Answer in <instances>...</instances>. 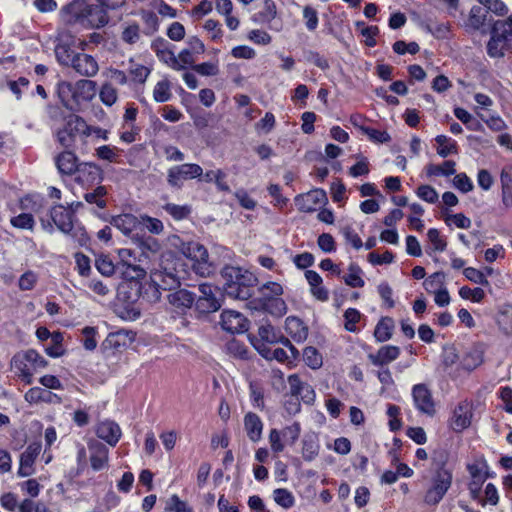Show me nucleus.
Here are the masks:
<instances>
[{
	"label": "nucleus",
	"instance_id": "1a4fd4ad",
	"mask_svg": "<svg viewBox=\"0 0 512 512\" xmlns=\"http://www.w3.org/2000/svg\"><path fill=\"white\" fill-rule=\"evenodd\" d=\"M412 399L416 410L427 416H433L436 413V404L432 391L425 383H418L412 387Z\"/></svg>",
	"mask_w": 512,
	"mask_h": 512
},
{
	"label": "nucleus",
	"instance_id": "774afa93",
	"mask_svg": "<svg viewBox=\"0 0 512 512\" xmlns=\"http://www.w3.org/2000/svg\"><path fill=\"white\" fill-rule=\"evenodd\" d=\"M74 258L79 275L82 277H88L91 273L89 257L81 252H77L75 253Z\"/></svg>",
	"mask_w": 512,
	"mask_h": 512
},
{
	"label": "nucleus",
	"instance_id": "0e129e2a",
	"mask_svg": "<svg viewBox=\"0 0 512 512\" xmlns=\"http://www.w3.org/2000/svg\"><path fill=\"white\" fill-rule=\"evenodd\" d=\"M463 275L471 282L482 285V286H488L489 281L482 271L474 268V267H466L463 269Z\"/></svg>",
	"mask_w": 512,
	"mask_h": 512
},
{
	"label": "nucleus",
	"instance_id": "603ef678",
	"mask_svg": "<svg viewBox=\"0 0 512 512\" xmlns=\"http://www.w3.org/2000/svg\"><path fill=\"white\" fill-rule=\"evenodd\" d=\"M444 280H445L444 272L438 271V272H435V273L431 274L430 276H428L425 279L423 286L428 293H432L439 289H442Z\"/></svg>",
	"mask_w": 512,
	"mask_h": 512
},
{
	"label": "nucleus",
	"instance_id": "7ed1b4c3",
	"mask_svg": "<svg viewBox=\"0 0 512 512\" xmlns=\"http://www.w3.org/2000/svg\"><path fill=\"white\" fill-rule=\"evenodd\" d=\"M180 260H175L173 265L170 266L169 260L166 259L162 262L161 268L151 273V283L149 289L151 290V298L154 301L160 299V290H172L180 285V281L184 278V271L178 267H182Z\"/></svg>",
	"mask_w": 512,
	"mask_h": 512
},
{
	"label": "nucleus",
	"instance_id": "e2e57ef3",
	"mask_svg": "<svg viewBox=\"0 0 512 512\" xmlns=\"http://www.w3.org/2000/svg\"><path fill=\"white\" fill-rule=\"evenodd\" d=\"M165 511L168 512H193V509L188 504L182 501L178 495H172L167 501Z\"/></svg>",
	"mask_w": 512,
	"mask_h": 512
},
{
	"label": "nucleus",
	"instance_id": "052dcab7",
	"mask_svg": "<svg viewBox=\"0 0 512 512\" xmlns=\"http://www.w3.org/2000/svg\"><path fill=\"white\" fill-rule=\"evenodd\" d=\"M303 357L305 363L312 369H317L322 365V356L316 348L309 346L304 349Z\"/></svg>",
	"mask_w": 512,
	"mask_h": 512
},
{
	"label": "nucleus",
	"instance_id": "bb28decb",
	"mask_svg": "<svg viewBox=\"0 0 512 512\" xmlns=\"http://www.w3.org/2000/svg\"><path fill=\"white\" fill-rule=\"evenodd\" d=\"M24 399L29 404L39 403H60L61 399L54 393L40 387L30 388L24 395Z\"/></svg>",
	"mask_w": 512,
	"mask_h": 512
},
{
	"label": "nucleus",
	"instance_id": "dca6fc26",
	"mask_svg": "<svg viewBox=\"0 0 512 512\" xmlns=\"http://www.w3.org/2000/svg\"><path fill=\"white\" fill-rule=\"evenodd\" d=\"M88 449L90 451L92 469L95 471L104 469L109 460V449L107 446L98 440L91 439L88 441Z\"/></svg>",
	"mask_w": 512,
	"mask_h": 512
},
{
	"label": "nucleus",
	"instance_id": "a18cd8bd",
	"mask_svg": "<svg viewBox=\"0 0 512 512\" xmlns=\"http://www.w3.org/2000/svg\"><path fill=\"white\" fill-rule=\"evenodd\" d=\"M163 209L174 220H177V221L186 219L191 214V206H189V205H177L174 203H167L163 206Z\"/></svg>",
	"mask_w": 512,
	"mask_h": 512
},
{
	"label": "nucleus",
	"instance_id": "2eb2a0df",
	"mask_svg": "<svg viewBox=\"0 0 512 512\" xmlns=\"http://www.w3.org/2000/svg\"><path fill=\"white\" fill-rule=\"evenodd\" d=\"M488 21V10L480 5L471 7L467 19L464 22L465 30L469 33L476 31L485 32Z\"/></svg>",
	"mask_w": 512,
	"mask_h": 512
},
{
	"label": "nucleus",
	"instance_id": "9b49d317",
	"mask_svg": "<svg viewBox=\"0 0 512 512\" xmlns=\"http://www.w3.org/2000/svg\"><path fill=\"white\" fill-rule=\"evenodd\" d=\"M37 371L48 365V362L34 349H28L13 356L11 365L19 369V365Z\"/></svg>",
	"mask_w": 512,
	"mask_h": 512
},
{
	"label": "nucleus",
	"instance_id": "c85d7f7f",
	"mask_svg": "<svg viewBox=\"0 0 512 512\" xmlns=\"http://www.w3.org/2000/svg\"><path fill=\"white\" fill-rule=\"evenodd\" d=\"M139 217L133 214H121L112 218L111 225L123 234L129 235L139 226Z\"/></svg>",
	"mask_w": 512,
	"mask_h": 512
},
{
	"label": "nucleus",
	"instance_id": "bf43d9fd",
	"mask_svg": "<svg viewBox=\"0 0 512 512\" xmlns=\"http://www.w3.org/2000/svg\"><path fill=\"white\" fill-rule=\"evenodd\" d=\"M361 319V314L357 309L348 308L344 312V328L349 332L358 331L357 323Z\"/></svg>",
	"mask_w": 512,
	"mask_h": 512
},
{
	"label": "nucleus",
	"instance_id": "7c9ffc66",
	"mask_svg": "<svg viewBox=\"0 0 512 512\" xmlns=\"http://www.w3.org/2000/svg\"><path fill=\"white\" fill-rule=\"evenodd\" d=\"M168 301L174 308L184 310L193 305L195 296L186 289H179L168 294Z\"/></svg>",
	"mask_w": 512,
	"mask_h": 512
},
{
	"label": "nucleus",
	"instance_id": "3c124183",
	"mask_svg": "<svg viewBox=\"0 0 512 512\" xmlns=\"http://www.w3.org/2000/svg\"><path fill=\"white\" fill-rule=\"evenodd\" d=\"M99 97L103 104L112 106L118 99L117 89L111 83L106 82L99 91Z\"/></svg>",
	"mask_w": 512,
	"mask_h": 512
},
{
	"label": "nucleus",
	"instance_id": "8fccbe9b",
	"mask_svg": "<svg viewBox=\"0 0 512 512\" xmlns=\"http://www.w3.org/2000/svg\"><path fill=\"white\" fill-rule=\"evenodd\" d=\"M427 238L432 245L434 252H443L447 248L446 239L440 234V231L436 228H430L427 231Z\"/></svg>",
	"mask_w": 512,
	"mask_h": 512
},
{
	"label": "nucleus",
	"instance_id": "72a5a7b5",
	"mask_svg": "<svg viewBox=\"0 0 512 512\" xmlns=\"http://www.w3.org/2000/svg\"><path fill=\"white\" fill-rule=\"evenodd\" d=\"M435 142L438 145L437 154L443 158H446L449 155H456L459 153V147L457 142L446 135L436 136Z\"/></svg>",
	"mask_w": 512,
	"mask_h": 512
},
{
	"label": "nucleus",
	"instance_id": "79ce46f5",
	"mask_svg": "<svg viewBox=\"0 0 512 512\" xmlns=\"http://www.w3.org/2000/svg\"><path fill=\"white\" fill-rule=\"evenodd\" d=\"M107 189L105 186H98L92 192H87L84 195L86 202L95 204L98 208L104 209L107 205L105 196Z\"/></svg>",
	"mask_w": 512,
	"mask_h": 512
},
{
	"label": "nucleus",
	"instance_id": "c9c22d12",
	"mask_svg": "<svg viewBox=\"0 0 512 512\" xmlns=\"http://www.w3.org/2000/svg\"><path fill=\"white\" fill-rule=\"evenodd\" d=\"M483 362V352L479 350H471L462 357L459 363V368L463 371L471 372L479 367Z\"/></svg>",
	"mask_w": 512,
	"mask_h": 512
},
{
	"label": "nucleus",
	"instance_id": "e433bc0d",
	"mask_svg": "<svg viewBox=\"0 0 512 512\" xmlns=\"http://www.w3.org/2000/svg\"><path fill=\"white\" fill-rule=\"evenodd\" d=\"M456 163L453 160H445L441 165L428 164L426 166V173L428 176H445L449 177L456 173Z\"/></svg>",
	"mask_w": 512,
	"mask_h": 512
},
{
	"label": "nucleus",
	"instance_id": "680f3d73",
	"mask_svg": "<svg viewBox=\"0 0 512 512\" xmlns=\"http://www.w3.org/2000/svg\"><path fill=\"white\" fill-rule=\"evenodd\" d=\"M492 26L502 35L503 38L512 42V14L504 20L495 21Z\"/></svg>",
	"mask_w": 512,
	"mask_h": 512
},
{
	"label": "nucleus",
	"instance_id": "f8f14e48",
	"mask_svg": "<svg viewBox=\"0 0 512 512\" xmlns=\"http://www.w3.org/2000/svg\"><path fill=\"white\" fill-rule=\"evenodd\" d=\"M327 196L324 190L315 189L295 198V203L301 212H313L318 206L324 205Z\"/></svg>",
	"mask_w": 512,
	"mask_h": 512
},
{
	"label": "nucleus",
	"instance_id": "09e8293b",
	"mask_svg": "<svg viewBox=\"0 0 512 512\" xmlns=\"http://www.w3.org/2000/svg\"><path fill=\"white\" fill-rule=\"evenodd\" d=\"M277 16L276 4L273 0H265L263 3V9L255 18L261 23H270Z\"/></svg>",
	"mask_w": 512,
	"mask_h": 512
},
{
	"label": "nucleus",
	"instance_id": "13d9d810",
	"mask_svg": "<svg viewBox=\"0 0 512 512\" xmlns=\"http://www.w3.org/2000/svg\"><path fill=\"white\" fill-rule=\"evenodd\" d=\"M10 223L15 228L27 229L30 231H32L35 226L34 218L29 213H21L18 216L12 217Z\"/></svg>",
	"mask_w": 512,
	"mask_h": 512
},
{
	"label": "nucleus",
	"instance_id": "20e7f679",
	"mask_svg": "<svg viewBox=\"0 0 512 512\" xmlns=\"http://www.w3.org/2000/svg\"><path fill=\"white\" fill-rule=\"evenodd\" d=\"M225 280V294L237 300H247L252 296L251 285L256 280L252 273L239 267L226 266L221 272Z\"/></svg>",
	"mask_w": 512,
	"mask_h": 512
},
{
	"label": "nucleus",
	"instance_id": "a19ab883",
	"mask_svg": "<svg viewBox=\"0 0 512 512\" xmlns=\"http://www.w3.org/2000/svg\"><path fill=\"white\" fill-rule=\"evenodd\" d=\"M129 74L135 83L144 84L150 75V69L142 64L135 63L132 59L129 61Z\"/></svg>",
	"mask_w": 512,
	"mask_h": 512
},
{
	"label": "nucleus",
	"instance_id": "5701e85b",
	"mask_svg": "<svg viewBox=\"0 0 512 512\" xmlns=\"http://www.w3.org/2000/svg\"><path fill=\"white\" fill-rule=\"evenodd\" d=\"M168 43L162 38H158L152 42L151 48L156 53L159 60L168 64L175 70L183 69V65L179 64V60L174 53L168 49Z\"/></svg>",
	"mask_w": 512,
	"mask_h": 512
},
{
	"label": "nucleus",
	"instance_id": "864d4df0",
	"mask_svg": "<svg viewBox=\"0 0 512 512\" xmlns=\"http://www.w3.org/2000/svg\"><path fill=\"white\" fill-rule=\"evenodd\" d=\"M52 345L46 347L45 352L50 357L56 358L60 357L64 354V348L62 346L63 335L60 332L52 333Z\"/></svg>",
	"mask_w": 512,
	"mask_h": 512
},
{
	"label": "nucleus",
	"instance_id": "6e6d98bb",
	"mask_svg": "<svg viewBox=\"0 0 512 512\" xmlns=\"http://www.w3.org/2000/svg\"><path fill=\"white\" fill-rule=\"evenodd\" d=\"M392 49L398 55H404L406 53L415 55L420 51V46L415 41L407 43L403 40H398L392 45Z\"/></svg>",
	"mask_w": 512,
	"mask_h": 512
},
{
	"label": "nucleus",
	"instance_id": "de8ad7c7",
	"mask_svg": "<svg viewBox=\"0 0 512 512\" xmlns=\"http://www.w3.org/2000/svg\"><path fill=\"white\" fill-rule=\"evenodd\" d=\"M139 14L146 26L145 33L147 35L154 34L158 30V27H159V20H158L157 15L153 11L144 10V9L140 10Z\"/></svg>",
	"mask_w": 512,
	"mask_h": 512
},
{
	"label": "nucleus",
	"instance_id": "69168bd1",
	"mask_svg": "<svg viewBox=\"0 0 512 512\" xmlns=\"http://www.w3.org/2000/svg\"><path fill=\"white\" fill-rule=\"evenodd\" d=\"M300 432L301 427L298 422H294L292 425L286 426L280 431L284 441L289 445H294L300 436Z\"/></svg>",
	"mask_w": 512,
	"mask_h": 512
},
{
	"label": "nucleus",
	"instance_id": "4468645a",
	"mask_svg": "<svg viewBox=\"0 0 512 512\" xmlns=\"http://www.w3.org/2000/svg\"><path fill=\"white\" fill-rule=\"evenodd\" d=\"M41 452L40 443H32L27 446L25 451L20 456V465L18 469L19 477H28L34 474V463Z\"/></svg>",
	"mask_w": 512,
	"mask_h": 512
},
{
	"label": "nucleus",
	"instance_id": "0eeeda50",
	"mask_svg": "<svg viewBox=\"0 0 512 512\" xmlns=\"http://www.w3.org/2000/svg\"><path fill=\"white\" fill-rule=\"evenodd\" d=\"M203 175V169L195 163H184L168 169L167 182L173 188H181L183 182L200 178Z\"/></svg>",
	"mask_w": 512,
	"mask_h": 512
},
{
	"label": "nucleus",
	"instance_id": "f3484780",
	"mask_svg": "<svg viewBox=\"0 0 512 512\" xmlns=\"http://www.w3.org/2000/svg\"><path fill=\"white\" fill-rule=\"evenodd\" d=\"M76 173V181L86 186L99 183L103 178L102 169L98 165L90 162L79 164Z\"/></svg>",
	"mask_w": 512,
	"mask_h": 512
},
{
	"label": "nucleus",
	"instance_id": "cd10ccee",
	"mask_svg": "<svg viewBox=\"0 0 512 512\" xmlns=\"http://www.w3.org/2000/svg\"><path fill=\"white\" fill-rule=\"evenodd\" d=\"M285 330L287 334L296 342L300 343L307 339L308 328L303 321L297 317H287L285 320Z\"/></svg>",
	"mask_w": 512,
	"mask_h": 512
},
{
	"label": "nucleus",
	"instance_id": "4be33fe9",
	"mask_svg": "<svg viewBox=\"0 0 512 512\" xmlns=\"http://www.w3.org/2000/svg\"><path fill=\"white\" fill-rule=\"evenodd\" d=\"M509 48L510 42L503 38L502 35L499 34V32L492 26L490 30V39L486 46L487 54L491 58H501Z\"/></svg>",
	"mask_w": 512,
	"mask_h": 512
},
{
	"label": "nucleus",
	"instance_id": "412c9836",
	"mask_svg": "<svg viewBox=\"0 0 512 512\" xmlns=\"http://www.w3.org/2000/svg\"><path fill=\"white\" fill-rule=\"evenodd\" d=\"M71 67L81 76L93 77L97 74L99 66L91 55L78 53Z\"/></svg>",
	"mask_w": 512,
	"mask_h": 512
},
{
	"label": "nucleus",
	"instance_id": "6ab92c4d",
	"mask_svg": "<svg viewBox=\"0 0 512 512\" xmlns=\"http://www.w3.org/2000/svg\"><path fill=\"white\" fill-rule=\"evenodd\" d=\"M51 219L57 228L64 234H70L73 229V212L62 205H55L51 209Z\"/></svg>",
	"mask_w": 512,
	"mask_h": 512
},
{
	"label": "nucleus",
	"instance_id": "58836bf2",
	"mask_svg": "<svg viewBox=\"0 0 512 512\" xmlns=\"http://www.w3.org/2000/svg\"><path fill=\"white\" fill-rule=\"evenodd\" d=\"M362 270L361 268L355 264L351 263L348 267L347 274L342 276V279L344 280L345 284L353 287V288H359L364 286V280L361 277Z\"/></svg>",
	"mask_w": 512,
	"mask_h": 512
},
{
	"label": "nucleus",
	"instance_id": "5fc2aeb1",
	"mask_svg": "<svg viewBox=\"0 0 512 512\" xmlns=\"http://www.w3.org/2000/svg\"><path fill=\"white\" fill-rule=\"evenodd\" d=\"M95 267L100 274L109 277L115 272V266L107 255H99L95 260Z\"/></svg>",
	"mask_w": 512,
	"mask_h": 512
},
{
	"label": "nucleus",
	"instance_id": "ddd939ff",
	"mask_svg": "<svg viewBox=\"0 0 512 512\" xmlns=\"http://www.w3.org/2000/svg\"><path fill=\"white\" fill-rule=\"evenodd\" d=\"M289 389L292 397L299 398L306 404H312L315 400V391L311 385L303 382L299 375L292 374L288 377Z\"/></svg>",
	"mask_w": 512,
	"mask_h": 512
},
{
	"label": "nucleus",
	"instance_id": "6e6552de",
	"mask_svg": "<svg viewBox=\"0 0 512 512\" xmlns=\"http://www.w3.org/2000/svg\"><path fill=\"white\" fill-rule=\"evenodd\" d=\"M199 292L195 305L200 313H212L221 308L222 294L217 287L202 283L199 285Z\"/></svg>",
	"mask_w": 512,
	"mask_h": 512
},
{
	"label": "nucleus",
	"instance_id": "a878e982",
	"mask_svg": "<svg viewBox=\"0 0 512 512\" xmlns=\"http://www.w3.org/2000/svg\"><path fill=\"white\" fill-rule=\"evenodd\" d=\"M500 184L502 205L507 209L512 208V166L502 168Z\"/></svg>",
	"mask_w": 512,
	"mask_h": 512
},
{
	"label": "nucleus",
	"instance_id": "c756f323",
	"mask_svg": "<svg viewBox=\"0 0 512 512\" xmlns=\"http://www.w3.org/2000/svg\"><path fill=\"white\" fill-rule=\"evenodd\" d=\"M56 166L61 174L72 175L77 172V157L71 151H64L56 157Z\"/></svg>",
	"mask_w": 512,
	"mask_h": 512
},
{
	"label": "nucleus",
	"instance_id": "c03bdc74",
	"mask_svg": "<svg viewBox=\"0 0 512 512\" xmlns=\"http://www.w3.org/2000/svg\"><path fill=\"white\" fill-rule=\"evenodd\" d=\"M172 97L170 82L167 79H163L154 87L153 99L158 103L167 102Z\"/></svg>",
	"mask_w": 512,
	"mask_h": 512
},
{
	"label": "nucleus",
	"instance_id": "a211bd4d",
	"mask_svg": "<svg viewBox=\"0 0 512 512\" xmlns=\"http://www.w3.org/2000/svg\"><path fill=\"white\" fill-rule=\"evenodd\" d=\"M221 326L224 330L234 334L242 333L247 329L245 317L234 310H224L221 313Z\"/></svg>",
	"mask_w": 512,
	"mask_h": 512
},
{
	"label": "nucleus",
	"instance_id": "423d86ee",
	"mask_svg": "<svg viewBox=\"0 0 512 512\" xmlns=\"http://www.w3.org/2000/svg\"><path fill=\"white\" fill-rule=\"evenodd\" d=\"M90 135H92L91 126L83 118L70 115L67 117L64 127L57 132V139L63 147L72 148L77 138L84 140Z\"/></svg>",
	"mask_w": 512,
	"mask_h": 512
},
{
	"label": "nucleus",
	"instance_id": "9d476101",
	"mask_svg": "<svg viewBox=\"0 0 512 512\" xmlns=\"http://www.w3.org/2000/svg\"><path fill=\"white\" fill-rule=\"evenodd\" d=\"M472 417L470 403L466 400L459 402L453 411L449 426L454 432L461 433L471 425Z\"/></svg>",
	"mask_w": 512,
	"mask_h": 512
},
{
	"label": "nucleus",
	"instance_id": "39448f33",
	"mask_svg": "<svg viewBox=\"0 0 512 512\" xmlns=\"http://www.w3.org/2000/svg\"><path fill=\"white\" fill-rule=\"evenodd\" d=\"M453 483V469H432L430 485L425 491L423 500L429 506L438 505Z\"/></svg>",
	"mask_w": 512,
	"mask_h": 512
},
{
	"label": "nucleus",
	"instance_id": "aec40b11",
	"mask_svg": "<svg viewBox=\"0 0 512 512\" xmlns=\"http://www.w3.org/2000/svg\"><path fill=\"white\" fill-rule=\"evenodd\" d=\"M96 435L110 446L114 447L120 440L122 431L119 425L111 420L100 422L96 427Z\"/></svg>",
	"mask_w": 512,
	"mask_h": 512
},
{
	"label": "nucleus",
	"instance_id": "338daca9",
	"mask_svg": "<svg viewBox=\"0 0 512 512\" xmlns=\"http://www.w3.org/2000/svg\"><path fill=\"white\" fill-rule=\"evenodd\" d=\"M416 194L420 199L430 204L436 203L439 197L435 188L427 184L420 185Z\"/></svg>",
	"mask_w": 512,
	"mask_h": 512
},
{
	"label": "nucleus",
	"instance_id": "4d7b16f0",
	"mask_svg": "<svg viewBox=\"0 0 512 512\" xmlns=\"http://www.w3.org/2000/svg\"><path fill=\"white\" fill-rule=\"evenodd\" d=\"M273 495L275 502L285 509H288L294 505V496L287 489L278 488L274 490Z\"/></svg>",
	"mask_w": 512,
	"mask_h": 512
},
{
	"label": "nucleus",
	"instance_id": "f03ea898",
	"mask_svg": "<svg viewBox=\"0 0 512 512\" xmlns=\"http://www.w3.org/2000/svg\"><path fill=\"white\" fill-rule=\"evenodd\" d=\"M171 244L192 261V268L196 274L202 277L212 274L214 267L209 260V253L204 245L196 241H184L179 236H173Z\"/></svg>",
	"mask_w": 512,
	"mask_h": 512
},
{
	"label": "nucleus",
	"instance_id": "473e14b6",
	"mask_svg": "<svg viewBox=\"0 0 512 512\" xmlns=\"http://www.w3.org/2000/svg\"><path fill=\"white\" fill-rule=\"evenodd\" d=\"M56 93L61 103L68 109H74L75 85L68 81H60L56 87Z\"/></svg>",
	"mask_w": 512,
	"mask_h": 512
},
{
	"label": "nucleus",
	"instance_id": "393cba45",
	"mask_svg": "<svg viewBox=\"0 0 512 512\" xmlns=\"http://www.w3.org/2000/svg\"><path fill=\"white\" fill-rule=\"evenodd\" d=\"M97 92V84L95 81L82 79L75 84V104L91 101Z\"/></svg>",
	"mask_w": 512,
	"mask_h": 512
},
{
	"label": "nucleus",
	"instance_id": "4c0bfd02",
	"mask_svg": "<svg viewBox=\"0 0 512 512\" xmlns=\"http://www.w3.org/2000/svg\"><path fill=\"white\" fill-rule=\"evenodd\" d=\"M262 308L277 317H281L287 311L286 303L280 297H269L266 300H263Z\"/></svg>",
	"mask_w": 512,
	"mask_h": 512
},
{
	"label": "nucleus",
	"instance_id": "f257e3e1",
	"mask_svg": "<svg viewBox=\"0 0 512 512\" xmlns=\"http://www.w3.org/2000/svg\"><path fill=\"white\" fill-rule=\"evenodd\" d=\"M116 5L108 4L106 0H101L100 5H90L84 0H75L66 5L61 16L65 23H79L85 27L98 28L108 23L106 9H114Z\"/></svg>",
	"mask_w": 512,
	"mask_h": 512
},
{
	"label": "nucleus",
	"instance_id": "49530a36",
	"mask_svg": "<svg viewBox=\"0 0 512 512\" xmlns=\"http://www.w3.org/2000/svg\"><path fill=\"white\" fill-rule=\"evenodd\" d=\"M139 219V226L141 225L145 227L152 234L159 235L164 230V225L158 218L150 217L146 214H141Z\"/></svg>",
	"mask_w": 512,
	"mask_h": 512
},
{
	"label": "nucleus",
	"instance_id": "f704fd0d",
	"mask_svg": "<svg viewBox=\"0 0 512 512\" xmlns=\"http://www.w3.org/2000/svg\"><path fill=\"white\" fill-rule=\"evenodd\" d=\"M78 53L71 48L68 41H60L55 47L57 61L64 66H71Z\"/></svg>",
	"mask_w": 512,
	"mask_h": 512
},
{
	"label": "nucleus",
	"instance_id": "ea45409f",
	"mask_svg": "<svg viewBox=\"0 0 512 512\" xmlns=\"http://www.w3.org/2000/svg\"><path fill=\"white\" fill-rule=\"evenodd\" d=\"M319 450L320 445L315 436H309L303 440L302 456L305 461L314 460L318 456Z\"/></svg>",
	"mask_w": 512,
	"mask_h": 512
},
{
	"label": "nucleus",
	"instance_id": "2f4dec72",
	"mask_svg": "<svg viewBox=\"0 0 512 512\" xmlns=\"http://www.w3.org/2000/svg\"><path fill=\"white\" fill-rule=\"evenodd\" d=\"M126 345L125 336L121 332L110 333L101 344L102 353L110 356Z\"/></svg>",
	"mask_w": 512,
	"mask_h": 512
},
{
	"label": "nucleus",
	"instance_id": "37998d69",
	"mask_svg": "<svg viewBox=\"0 0 512 512\" xmlns=\"http://www.w3.org/2000/svg\"><path fill=\"white\" fill-rule=\"evenodd\" d=\"M449 458L450 453L446 448L439 447L434 449L431 453L432 469H449L447 467Z\"/></svg>",
	"mask_w": 512,
	"mask_h": 512
},
{
	"label": "nucleus",
	"instance_id": "b1692460",
	"mask_svg": "<svg viewBox=\"0 0 512 512\" xmlns=\"http://www.w3.org/2000/svg\"><path fill=\"white\" fill-rule=\"evenodd\" d=\"M244 429L249 440L256 443L262 438L263 422L257 414L248 412L244 416Z\"/></svg>",
	"mask_w": 512,
	"mask_h": 512
}]
</instances>
